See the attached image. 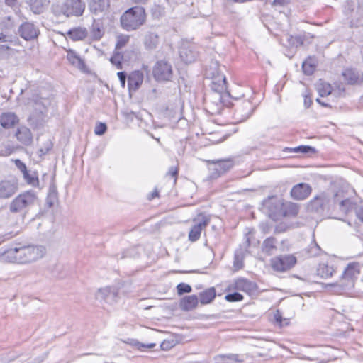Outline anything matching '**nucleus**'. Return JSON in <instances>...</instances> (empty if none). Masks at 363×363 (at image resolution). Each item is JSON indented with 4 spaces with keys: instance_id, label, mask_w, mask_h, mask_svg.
Returning <instances> with one entry per match:
<instances>
[{
    "instance_id": "51",
    "label": "nucleus",
    "mask_w": 363,
    "mask_h": 363,
    "mask_svg": "<svg viewBox=\"0 0 363 363\" xmlns=\"http://www.w3.org/2000/svg\"><path fill=\"white\" fill-rule=\"evenodd\" d=\"M117 75L120 80L121 86L123 88H124L125 86V81H126V77H127L126 73L125 72H119L117 73Z\"/></svg>"
},
{
    "instance_id": "57",
    "label": "nucleus",
    "mask_w": 363,
    "mask_h": 363,
    "mask_svg": "<svg viewBox=\"0 0 363 363\" xmlns=\"http://www.w3.org/2000/svg\"><path fill=\"white\" fill-rule=\"evenodd\" d=\"M358 218L363 222V207L359 208L356 212Z\"/></svg>"
},
{
    "instance_id": "12",
    "label": "nucleus",
    "mask_w": 363,
    "mask_h": 363,
    "mask_svg": "<svg viewBox=\"0 0 363 363\" xmlns=\"http://www.w3.org/2000/svg\"><path fill=\"white\" fill-rule=\"evenodd\" d=\"M194 222V225L189 233V240L191 242H195L199 239L201 231L208 225L210 218L204 215H199Z\"/></svg>"
},
{
    "instance_id": "37",
    "label": "nucleus",
    "mask_w": 363,
    "mask_h": 363,
    "mask_svg": "<svg viewBox=\"0 0 363 363\" xmlns=\"http://www.w3.org/2000/svg\"><path fill=\"white\" fill-rule=\"evenodd\" d=\"M317 275L323 279L330 277L335 272L334 269L324 263L320 264L317 268Z\"/></svg>"
},
{
    "instance_id": "29",
    "label": "nucleus",
    "mask_w": 363,
    "mask_h": 363,
    "mask_svg": "<svg viewBox=\"0 0 363 363\" xmlns=\"http://www.w3.org/2000/svg\"><path fill=\"white\" fill-rule=\"evenodd\" d=\"M159 43V37L157 33L147 32L145 35L144 45L149 50H155Z\"/></svg>"
},
{
    "instance_id": "10",
    "label": "nucleus",
    "mask_w": 363,
    "mask_h": 363,
    "mask_svg": "<svg viewBox=\"0 0 363 363\" xmlns=\"http://www.w3.org/2000/svg\"><path fill=\"white\" fill-rule=\"evenodd\" d=\"M362 272H363V264H360L357 262L348 264L342 274V278L347 281V283L344 284V285L346 286H352L354 280L359 278Z\"/></svg>"
},
{
    "instance_id": "48",
    "label": "nucleus",
    "mask_w": 363,
    "mask_h": 363,
    "mask_svg": "<svg viewBox=\"0 0 363 363\" xmlns=\"http://www.w3.org/2000/svg\"><path fill=\"white\" fill-rule=\"evenodd\" d=\"M302 69L305 74L311 75L314 72V65L308 61H305L302 64Z\"/></svg>"
},
{
    "instance_id": "34",
    "label": "nucleus",
    "mask_w": 363,
    "mask_h": 363,
    "mask_svg": "<svg viewBox=\"0 0 363 363\" xmlns=\"http://www.w3.org/2000/svg\"><path fill=\"white\" fill-rule=\"evenodd\" d=\"M299 211V206L296 203H286L283 204L281 216L294 217Z\"/></svg>"
},
{
    "instance_id": "38",
    "label": "nucleus",
    "mask_w": 363,
    "mask_h": 363,
    "mask_svg": "<svg viewBox=\"0 0 363 363\" xmlns=\"http://www.w3.org/2000/svg\"><path fill=\"white\" fill-rule=\"evenodd\" d=\"M67 58L68 61L75 67L82 69L84 67V62L77 55V53L69 50L67 51Z\"/></svg>"
},
{
    "instance_id": "23",
    "label": "nucleus",
    "mask_w": 363,
    "mask_h": 363,
    "mask_svg": "<svg viewBox=\"0 0 363 363\" xmlns=\"http://www.w3.org/2000/svg\"><path fill=\"white\" fill-rule=\"evenodd\" d=\"M235 289L251 294L256 290V284L246 279H238L235 282Z\"/></svg>"
},
{
    "instance_id": "49",
    "label": "nucleus",
    "mask_w": 363,
    "mask_h": 363,
    "mask_svg": "<svg viewBox=\"0 0 363 363\" xmlns=\"http://www.w3.org/2000/svg\"><path fill=\"white\" fill-rule=\"evenodd\" d=\"M274 319L277 323H278L280 325H287L289 323L288 319L283 318L279 311H277L274 313Z\"/></svg>"
},
{
    "instance_id": "53",
    "label": "nucleus",
    "mask_w": 363,
    "mask_h": 363,
    "mask_svg": "<svg viewBox=\"0 0 363 363\" xmlns=\"http://www.w3.org/2000/svg\"><path fill=\"white\" fill-rule=\"evenodd\" d=\"M15 164L16 167L21 170V172L23 174L27 172L26 166L23 162H22L20 160H16L15 161Z\"/></svg>"
},
{
    "instance_id": "28",
    "label": "nucleus",
    "mask_w": 363,
    "mask_h": 363,
    "mask_svg": "<svg viewBox=\"0 0 363 363\" xmlns=\"http://www.w3.org/2000/svg\"><path fill=\"white\" fill-rule=\"evenodd\" d=\"M342 77L344 80L350 84L359 83L363 81V76H360L358 72L352 69H345L342 73Z\"/></svg>"
},
{
    "instance_id": "35",
    "label": "nucleus",
    "mask_w": 363,
    "mask_h": 363,
    "mask_svg": "<svg viewBox=\"0 0 363 363\" xmlns=\"http://www.w3.org/2000/svg\"><path fill=\"white\" fill-rule=\"evenodd\" d=\"M67 35L73 40H82L87 36V30L84 28H75L69 30Z\"/></svg>"
},
{
    "instance_id": "45",
    "label": "nucleus",
    "mask_w": 363,
    "mask_h": 363,
    "mask_svg": "<svg viewBox=\"0 0 363 363\" xmlns=\"http://www.w3.org/2000/svg\"><path fill=\"white\" fill-rule=\"evenodd\" d=\"M177 294L182 295L185 293H190L192 290L191 286L185 283H180L177 286Z\"/></svg>"
},
{
    "instance_id": "36",
    "label": "nucleus",
    "mask_w": 363,
    "mask_h": 363,
    "mask_svg": "<svg viewBox=\"0 0 363 363\" xmlns=\"http://www.w3.org/2000/svg\"><path fill=\"white\" fill-rule=\"evenodd\" d=\"M32 11L35 13H40L49 4V0H28Z\"/></svg>"
},
{
    "instance_id": "39",
    "label": "nucleus",
    "mask_w": 363,
    "mask_h": 363,
    "mask_svg": "<svg viewBox=\"0 0 363 363\" xmlns=\"http://www.w3.org/2000/svg\"><path fill=\"white\" fill-rule=\"evenodd\" d=\"M216 360L217 363H237L242 361L238 354H233L220 355L217 357Z\"/></svg>"
},
{
    "instance_id": "40",
    "label": "nucleus",
    "mask_w": 363,
    "mask_h": 363,
    "mask_svg": "<svg viewBox=\"0 0 363 363\" xmlns=\"http://www.w3.org/2000/svg\"><path fill=\"white\" fill-rule=\"evenodd\" d=\"M317 89L320 96H325L331 94L333 89L330 84L320 80L317 84Z\"/></svg>"
},
{
    "instance_id": "1",
    "label": "nucleus",
    "mask_w": 363,
    "mask_h": 363,
    "mask_svg": "<svg viewBox=\"0 0 363 363\" xmlns=\"http://www.w3.org/2000/svg\"><path fill=\"white\" fill-rule=\"evenodd\" d=\"M146 21V13L143 7L134 6L125 11L121 16L122 28L127 31L138 29Z\"/></svg>"
},
{
    "instance_id": "18",
    "label": "nucleus",
    "mask_w": 363,
    "mask_h": 363,
    "mask_svg": "<svg viewBox=\"0 0 363 363\" xmlns=\"http://www.w3.org/2000/svg\"><path fill=\"white\" fill-rule=\"evenodd\" d=\"M18 33L26 40H30L38 37L39 30L34 24L26 22L19 27Z\"/></svg>"
},
{
    "instance_id": "55",
    "label": "nucleus",
    "mask_w": 363,
    "mask_h": 363,
    "mask_svg": "<svg viewBox=\"0 0 363 363\" xmlns=\"http://www.w3.org/2000/svg\"><path fill=\"white\" fill-rule=\"evenodd\" d=\"M234 267L236 269H240L242 267V261L239 259V257L237 255L235 257Z\"/></svg>"
},
{
    "instance_id": "47",
    "label": "nucleus",
    "mask_w": 363,
    "mask_h": 363,
    "mask_svg": "<svg viewBox=\"0 0 363 363\" xmlns=\"http://www.w3.org/2000/svg\"><path fill=\"white\" fill-rule=\"evenodd\" d=\"M23 174V178L27 182L28 184L35 186L38 183V179L36 177L30 175L28 172H26Z\"/></svg>"
},
{
    "instance_id": "64",
    "label": "nucleus",
    "mask_w": 363,
    "mask_h": 363,
    "mask_svg": "<svg viewBox=\"0 0 363 363\" xmlns=\"http://www.w3.org/2000/svg\"><path fill=\"white\" fill-rule=\"evenodd\" d=\"M0 41H6V35L0 33Z\"/></svg>"
},
{
    "instance_id": "59",
    "label": "nucleus",
    "mask_w": 363,
    "mask_h": 363,
    "mask_svg": "<svg viewBox=\"0 0 363 363\" xmlns=\"http://www.w3.org/2000/svg\"><path fill=\"white\" fill-rule=\"evenodd\" d=\"M312 101L311 100V99L307 96H305V98H304V106L306 108H308L311 104Z\"/></svg>"
},
{
    "instance_id": "2",
    "label": "nucleus",
    "mask_w": 363,
    "mask_h": 363,
    "mask_svg": "<svg viewBox=\"0 0 363 363\" xmlns=\"http://www.w3.org/2000/svg\"><path fill=\"white\" fill-rule=\"evenodd\" d=\"M38 201L33 191H26L16 196L9 203V208L12 213L26 214Z\"/></svg>"
},
{
    "instance_id": "5",
    "label": "nucleus",
    "mask_w": 363,
    "mask_h": 363,
    "mask_svg": "<svg viewBox=\"0 0 363 363\" xmlns=\"http://www.w3.org/2000/svg\"><path fill=\"white\" fill-rule=\"evenodd\" d=\"M18 252L20 264H26L42 258L45 253V248L42 245L21 246Z\"/></svg>"
},
{
    "instance_id": "11",
    "label": "nucleus",
    "mask_w": 363,
    "mask_h": 363,
    "mask_svg": "<svg viewBox=\"0 0 363 363\" xmlns=\"http://www.w3.org/2000/svg\"><path fill=\"white\" fill-rule=\"evenodd\" d=\"M211 177L216 178L230 169L233 165L230 160L208 161Z\"/></svg>"
},
{
    "instance_id": "43",
    "label": "nucleus",
    "mask_w": 363,
    "mask_h": 363,
    "mask_svg": "<svg viewBox=\"0 0 363 363\" xmlns=\"http://www.w3.org/2000/svg\"><path fill=\"white\" fill-rule=\"evenodd\" d=\"M294 152L303 153V154H311L315 152V148L308 145H301L291 149Z\"/></svg>"
},
{
    "instance_id": "21",
    "label": "nucleus",
    "mask_w": 363,
    "mask_h": 363,
    "mask_svg": "<svg viewBox=\"0 0 363 363\" xmlns=\"http://www.w3.org/2000/svg\"><path fill=\"white\" fill-rule=\"evenodd\" d=\"M211 89L216 92L228 94L226 85V77L223 74H219L213 77Z\"/></svg>"
},
{
    "instance_id": "60",
    "label": "nucleus",
    "mask_w": 363,
    "mask_h": 363,
    "mask_svg": "<svg viewBox=\"0 0 363 363\" xmlns=\"http://www.w3.org/2000/svg\"><path fill=\"white\" fill-rule=\"evenodd\" d=\"M155 346V343H150V344H147V345L141 344V347H145V348H148V349H152V348H153Z\"/></svg>"
},
{
    "instance_id": "24",
    "label": "nucleus",
    "mask_w": 363,
    "mask_h": 363,
    "mask_svg": "<svg viewBox=\"0 0 363 363\" xmlns=\"http://www.w3.org/2000/svg\"><path fill=\"white\" fill-rule=\"evenodd\" d=\"M18 122L17 116L11 112L4 113L0 116V124L4 128H11Z\"/></svg>"
},
{
    "instance_id": "9",
    "label": "nucleus",
    "mask_w": 363,
    "mask_h": 363,
    "mask_svg": "<svg viewBox=\"0 0 363 363\" xmlns=\"http://www.w3.org/2000/svg\"><path fill=\"white\" fill-rule=\"evenodd\" d=\"M296 263V258L291 255L280 256L271 260V265L277 272H285L293 267Z\"/></svg>"
},
{
    "instance_id": "7",
    "label": "nucleus",
    "mask_w": 363,
    "mask_h": 363,
    "mask_svg": "<svg viewBox=\"0 0 363 363\" xmlns=\"http://www.w3.org/2000/svg\"><path fill=\"white\" fill-rule=\"evenodd\" d=\"M283 204L282 201L275 196H269L262 203L266 213L274 220H277L281 216Z\"/></svg>"
},
{
    "instance_id": "22",
    "label": "nucleus",
    "mask_w": 363,
    "mask_h": 363,
    "mask_svg": "<svg viewBox=\"0 0 363 363\" xmlns=\"http://www.w3.org/2000/svg\"><path fill=\"white\" fill-rule=\"evenodd\" d=\"M199 303L198 297L196 295L184 296L179 303V307L182 311H189L195 309Z\"/></svg>"
},
{
    "instance_id": "61",
    "label": "nucleus",
    "mask_w": 363,
    "mask_h": 363,
    "mask_svg": "<svg viewBox=\"0 0 363 363\" xmlns=\"http://www.w3.org/2000/svg\"><path fill=\"white\" fill-rule=\"evenodd\" d=\"M159 196V192L157 189H155L151 194V199L157 197Z\"/></svg>"
},
{
    "instance_id": "44",
    "label": "nucleus",
    "mask_w": 363,
    "mask_h": 363,
    "mask_svg": "<svg viewBox=\"0 0 363 363\" xmlns=\"http://www.w3.org/2000/svg\"><path fill=\"white\" fill-rule=\"evenodd\" d=\"M320 247L315 242L311 243L307 250V252L310 257H315L320 254Z\"/></svg>"
},
{
    "instance_id": "33",
    "label": "nucleus",
    "mask_w": 363,
    "mask_h": 363,
    "mask_svg": "<svg viewBox=\"0 0 363 363\" xmlns=\"http://www.w3.org/2000/svg\"><path fill=\"white\" fill-rule=\"evenodd\" d=\"M58 201V192L57 189V186L55 183H51L48 193L46 199V203L49 207H52Z\"/></svg>"
},
{
    "instance_id": "8",
    "label": "nucleus",
    "mask_w": 363,
    "mask_h": 363,
    "mask_svg": "<svg viewBox=\"0 0 363 363\" xmlns=\"http://www.w3.org/2000/svg\"><path fill=\"white\" fill-rule=\"evenodd\" d=\"M153 75L157 81H169L173 75L172 67L167 60H159L154 66Z\"/></svg>"
},
{
    "instance_id": "63",
    "label": "nucleus",
    "mask_w": 363,
    "mask_h": 363,
    "mask_svg": "<svg viewBox=\"0 0 363 363\" xmlns=\"http://www.w3.org/2000/svg\"><path fill=\"white\" fill-rule=\"evenodd\" d=\"M136 4H145L147 0H133Z\"/></svg>"
},
{
    "instance_id": "13",
    "label": "nucleus",
    "mask_w": 363,
    "mask_h": 363,
    "mask_svg": "<svg viewBox=\"0 0 363 363\" xmlns=\"http://www.w3.org/2000/svg\"><path fill=\"white\" fill-rule=\"evenodd\" d=\"M109 7V0H91L89 3L91 13L95 16L101 18L108 13Z\"/></svg>"
},
{
    "instance_id": "32",
    "label": "nucleus",
    "mask_w": 363,
    "mask_h": 363,
    "mask_svg": "<svg viewBox=\"0 0 363 363\" xmlns=\"http://www.w3.org/2000/svg\"><path fill=\"white\" fill-rule=\"evenodd\" d=\"M216 290L211 287L199 293L200 303L202 305H206L211 303L216 298Z\"/></svg>"
},
{
    "instance_id": "26",
    "label": "nucleus",
    "mask_w": 363,
    "mask_h": 363,
    "mask_svg": "<svg viewBox=\"0 0 363 363\" xmlns=\"http://www.w3.org/2000/svg\"><path fill=\"white\" fill-rule=\"evenodd\" d=\"M313 37L309 33H304L303 35L293 36L290 35H286V39L289 43V46L292 48H298L303 45L304 41L308 40Z\"/></svg>"
},
{
    "instance_id": "17",
    "label": "nucleus",
    "mask_w": 363,
    "mask_h": 363,
    "mask_svg": "<svg viewBox=\"0 0 363 363\" xmlns=\"http://www.w3.org/2000/svg\"><path fill=\"white\" fill-rule=\"evenodd\" d=\"M18 190V184L14 180H2L0 182V199H9Z\"/></svg>"
},
{
    "instance_id": "20",
    "label": "nucleus",
    "mask_w": 363,
    "mask_h": 363,
    "mask_svg": "<svg viewBox=\"0 0 363 363\" xmlns=\"http://www.w3.org/2000/svg\"><path fill=\"white\" fill-rule=\"evenodd\" d=\"M143 82V74L140 71L131 72L128 77V86L130 91H135Z\"/></svg>"
},
{
    "instance_id": "50",
    "label": "nucleus",
    "mask_w": 363,
    "mask_h": 363,
    "mask_svg": "<svg viewBox=\"0 0 363 363\" xmlns=\"http://www.w3.org/2000/svg\"><path fill=\"white\" fill-rule=\"evenodd\" d=\"M107 127L105 123H99L97 124L94 129V133L97 135H102L106 131Z\"/></svg>"
},
{
    "instance_id": "6",
    "label": "nucleus",
    "mask_w": 363,
    "mask_h": 363,
    "mask_svg": "<svg viewBox=\"0 0 363 363\" xmlns=\"http://www.w3.org/2000/svg\"><path fill=\"white\" fill-rule=\"evenodd\" d=\"M50 104L51 99L49 97L43 96L41 94L40 95L33 94L28 99L26 102L28 108L32 110L36 116L47 113Z\"/></svg>"
},
{
    "instance_id": "56",
    "label": "nucleus",
    "mask_w": 363,
    "mask_h": 363,
    "mask_svg": "<svg viewBox=\"0 0 363 363\" xmlns=\"http://www.w3.org/2000/svg\"><path fill=\"white\" fill-rule=\"evenodd\" d=\"M178 173V170L176 167H171L169 169V171L167 172V174H169L172 177H175Z\"/></svg>"
},
{
    "instance_id": "54",
    "label": "nucleus",
    "mask_w": 363,
    "mask_h": 363,
    "mask_svg": "<svg viewBox=\"0 0 363 363\" xmlns=\"http://www.w3.org/2000/svg\"><path fill=\"white\" fill-rule=\"evenodd\" d=\"M103 35V32L100 28L94 29L93 36L94 39L99 40Z\"/></svg>"
},
{
    "instance_id": "62",
    "label": "nucleus",
    "mask_w": 363,
    "mask_h": 363,
    "mask_svg": "<svg viewBox=\"0 0 363 363\" xmlns=\"http://www.w3.org/2000/svg\"><path fill=\"white\" fill-rule=\"evenodd\" d=\"M5 1L9 6H13L15 4L16 0H5Z\"/></svg>"
},
{
    "instance_id": "3",
    "label": "nucleus",
    "mask_w": 363,
    "mask_h": 363,
    "mask_svg": "<svg viewBox=\"0 0 363 363\" xmlns=\"http://www.w3.org/2000/svg\"><path fill=\"white\" fill-rule=\"evenodd\" d=\"M85 8L86 4L83 0H65L61 4L55 6L53 11L57 16L78 17L83 14Z\"/></svg>"
},
{
    "instance_id": "58",
    "label": "nucleus",
    "mask_w": 363,
    "mask_h": 363,
    "mask_svg": "<svg viewBox=\"0 0 363 363\" xmlns=\"http://www.w3.org/2000/svg\"><path fill=\"white\" fill-rule=\"evenodd\" d=\"M286 3V0H274L273 5L274 6H284Z\"/></svg>"
},
{
    "instance_id": "15",
    "label": "nucleus",
    "mask_w": 363,
    "mask_h": 363,
    "mask_svg": "<svg viewBox=\"0 0 363 363\" xmlns=\"http://www.w3.org/2000/svg\"><path fill=\"white\" fill-rule=\"evenodd\" d=\"M338 206V208L342 213H346L352 207V202L350 199L345 198L343 191L333 192V206Z\"/></svg>"
},
{
    "instance_id": "30",
    "label": "nucleus",
    "mask_w": 363,
    "mask_h": 363,
    "mask_svg": "<svg viewBox=\"0 0 363 363\" xmlns=\"http://www.w3.org/2000/svg\"><path fill=\"white\" fill-rule=\"evenodd\" d=\"M254 107L250 101H246L242 103L241 107L238 108L236 111L241 116L240 121H242L247 119L252 115Z\"/></svg>"
},
{
    "instance_id": "42",
    "label": "nucleus",
    "mask_w": 363,
    "mask_h": 363,
    "mask_svg": "<svg viewBox=\"0 0 363 363\" xmlns=\"http://www.w3.org/2000/svg\"><path fill=\"white\" fill-rule=\"evenodd\" d=\"M130 40V36L128 35L121 34L117 36L115 50H120L125 47Z\"/></svg>"
},
{
    "instance_id": "14",
    "label": "nucleus",
    "mask_w": 363,
    "mask_h": 363,
    "mask_svg": "<svg viewBox=\"0 0 363 363\" xmlns=\"http://www.w3.org/2000/svg\"><path fill=\"white\" fill-rule=\"evenodd\" d=\"M95 296L99 301H104L108 304H113L118 301V291L115 288L99 289Z\"/></svg>"
},
{
    "instance_id": "46",
    "label": "nucleus",
    "mask_w": 363,
    "mask_h": 363,
    "mask_svg": "<svg viewBox=\"0 0 363 363\" xmlns=\"http://www.w3.org/2000/svg\"><path fill=\"white\" fill-rule=\"evenodd\" d=\"M225 299L230 302L240 301L243 299V296L238 292L227 294Z\"/></svg>"
},
{
    "instance_id": "25",
    "label": "nucleus",
    "mask_w": 363,
    "mask_h": 363,
    "mask_svg": "<svg viewBox=\"0 0 363 363\" xmlns=\"http://www.w3.org/2000/svg\"><path fill=\"white\" fill-rule=\"evenodd\" d=\"M19 247L11 248L4 251L0 256V260L4 262L19 263Z\"/></svg>"
},
{
    "instance_id": "4",
    "label": "nucleus",
    "mask_w": 363,
    "mask_h": 363,
    "mask_svg": "<svg viewBox=\"0 0 363 363\" xmlns=\"http://www.w3.org/2000/svg\"><path fill=\"white\" fill-rule=\"evenodd\" d=\"M333 207V193L329 191L321 192L311 200L308 204L309 211L322 213L325 210Z\"/></svg>"
},
{
    "instance_id": "31",
    "label": "nucleus",
    "mask_w": 363,
    "mask_h": 363,
    "mask_svg": "<svg viewBox=\"0 0 363 363\" xmlns=\"http://www.w3.org/2000/svg\"><path fill=\"white\" fill-rule=\"evenodd\" d=\"M277 240L273 237H269L264 240L262 243V250L264 253L271 255L277 250Z\"/></svg>"
},
{
    "instance_id": "16",
    "label": "nucleus",
    "mask_w": 363,
    "mask_h": 363,
    "mask_svg": "<svg viewBox=\"0 0 363 363\" xmlns=\"http://www.w3.org/2000/svg\"><path fill=\"white\" fill-rule=\"evenodd\" d=\"M311 191L312 189L308 184L299 183L291 189L290 194L294 199L301 201L308 198Z\"/></svg>"
},
{
    "instance_id": "41",
    "label": "nucleus",
    "mask_w": 363,
    "mask_h": 363,
    "mask_svg": "<svg viewBox=\"0 0 363 363\" xmlns=\"http://www.w3.org/2000/svg\"><path fill=\"white\" fill-rule=\"evenodd\" d=\"M125 60L124 55L118 50L114 51L113 55L111 57V62L116 65L118 69H122V62Z\"/></svg>"
},
{
    "instance_id": "52",
    "label": "nucleus",
    "mask_w": 363,
    "mask_h": 363,
    "mask_svg": "<svg viewBox=\"0 0 363 363\" xmlns=\"http://www.w3.org/2000/svg\"><path fill=\"white\" fill-rule=\"evenodd\" d=\"M173 346H174V343L172 341L164 340L160 344V347H161L162 350H169Z\"/></svg>"
},
{
    "instance_id": "27",
    "label": "nucleus",
    "mask_w": 363,
    "mask_h": 363,
    "mask_svg": "<svg viewBox=\"0 0 363 363\" xmlns=\"http://www.w3.org/2000/svg\"><path fill=\"white\" fill-rule=\"evenodd\" d=\"M16 137L19 142L26 145H30L32 142L31 132L25 126H21L18 128L16 133Z\"/></svg>"
},
{
    "instance_id": "19",
    "label": "nucleus",
    "mask_w": 363,
    "mask_h": 363,
    "mask_svg": "<svg viewBox=\"0 0 363 363\" xmlns=\"http://www.w3.org/2000/svg\"><path fill=\"white\" fill-rule=\"evenodd\" d=\"M179 55L185 63L193 62L196 57V53L194 51L192 45L184 43L179 48Z\"/></svg>"
}]
</instances>
